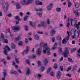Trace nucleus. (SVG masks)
I'll use <instances>...</instances> for the list:
<instances>
[{
	"instance_id": "nucleus-1",
	"label": "nucleus",
	"mask_w": 80,
	"mask_h": 80,
	"mask_svg": "<svg viewBox=\"0 0 80 80\" xmlns=\"http://www.w3.org/2000/svg\"><path fill=\"white\" fill-rule=\"evenodd\" d=\"M69 18V21L71 22L72 25L77 27V29L78 30L80 28V22H79L77 24V20L75 19H72L70 18Z\"/></svg>"
},
{
	"instance_id": "nucleus-2",
	"label": "nucleus",
	"mask_w": 80,
	"mask_h": 80,
	"mask_svg": "<svg viewBox=\"0 0 80 80\" xmlns=\"http://www.w3.org/2000/svg\"><path fill=\"white\" fill-rule=\"evenodd\" d=\"M72 34L74 35V37H75V38H78L79 36V33H78V32H77L76 33V29H72L71 30V34L72 35Z\"/></svg>"
},
{
	"instance_id": "nucleus-3",
	"label": "nucleus",
	"mask_w": 80,
	"mask_h": 80,
	"mask_svg": "<svg viewBox=\"0 0 80 80\" xmlns=\"http://www.w3.org/2000/svg\"><path fill=\"white\" fill-rule=\"evenodd\" d=\"M51 50L50 48L48 47H47L45 48V49H43V52L44 54H47L48 55H50V51Z\"/></svg>"
},
{
	"instance_id": "nucleus-4",
	"label": "nucleus",
	"mask_w": 80,
	"mask_h": 80,
	"mask_svg": "<svg viewBox=\"0 0 80 80\" xmlns=\"http://www.w3.org/2000/svg\"><path fill=\"white\" fill-rule=\"evenodd\" d=\"M67 33L68 36L66 38H65L63 39L62 41V43L63 44H66L67 43V42L69 40V37H70V32H68Z\"/></svg>"
},
{
	"instance_id": "nucleus-5",
	"label": "nucleus",
	"mask_w": 80,
	"mask_h": 80,
	"mask_svg": "<svg viewBox=\"0 0 80 80\" xmlns=\"http://www.w3.org/2000/svg\"><path fill=\"white\" fill-rule=\"evenodd\" d=\"M7 48L8 50V51H10V48L8 46V45H6L5 46V47L3 48L4 50L3 51V53L5 55H8V54L7 53V50L6 49Z\"/></svg>"
},
{
	"instance_id": "nucleus-6",
	"label": "nucleus",
	"mask_w": 80,
	"mask_h": 80,
	"mask_svg": "<svg viewBox=\"0 0 80 80\" xmlns=\"http://www.w3.org/2000/svg\"><path fill=\"white\" fill-rule=\"evenodd\" d=\"M7 5H6V3H5V2H3V8H4V12H7V8H8V2H7ZM6 6H7V7L6 8H5V7H6Z\"/></svg>"
},
{
	"instance_id": "nucleus-7",
	"label": "nucleus",
	"mask_w": 80,
	"mask_h": 80,
	"mask_svg": "<svg viewBox=\"0 0 80 80\" xmlns=\"http://www.w3.org/2000/svg\"><path fill=\"white\" fill-rule=\"evenodd\" d=\"M63 54L64 55V57H65V58H67L68 57L67 55H68V54H69V51H68L67 48H66V50L64 51Z\"/></svg>"
},
{
	"instance_id": "nucleus-8",
	"label": "nucleus",
	"mask_w": 80,
	"mask_h": 80,
	"mask_svg": "<svg viewBox=\"0 0 80 80\" xmlns=\"http://www.w3.org/2000/svg\"><path fill=\"white\" fill-rule=\"evenodd\" d=\"M41 24L43 28H46L47 25L45 21H43L41 23Z\"/></svg>"
},
{
	"instance_id": "nucleus-9",
	"label": "nucleus",
	"mask_w": 80,
	"mask_h": 80,
	"mask_svg": "<svg viewBox=\"0 0 80 80\" xmlns=\"http://www.w3.org/2000/svg\"><path fill=\"white\" fill-rule=\"evenodd\" d=\"M73 12L74 13H75V15L76 16V17H79L80 16V13H78V10H75L74 9L73 10Z\"/></svg>"
},
{
	"instance_id": "nucleus-10",
	"label": "nucleus",
	"mask_w": 80,
	"mask_h": 80,
	"mask_svg": "<svg viewBox=\"0 0 80 80\" xmlns=\"http://www.w3.org/2000/svg\"><path fill=\"white\" fill-rule=\"evenodd\" d=\"M12 29L13 30H18L19 29H20V27L19 26H17V27L13 26L12 27Z\"/></svg>"
},
{
	"instance_id": "nucleus-11",
	"label": "nucleus",
	"mask_w": 80,
	"mask_h": 80,
	"mask_svg": "<svg viewBox=\"0 0 80 80\" xmlns=\"http://www.w3.org/2000/svg\"><path fill=\"white\" fill-rule=\"evenodd\" d=\"M30 73H31V70L28 68H27V70L26 71V75L28 77Z\"/></svg>"
},
{
	"instance_id": "nucleus-12",
	"label": "nucleus",
	"mask_w": 80,
	"mask_h": 80,
	"mask_svg": "<svg viewBox=\"0 0 80 80\" xmlns=\"http://www.w3.org/2000/svg\"><path fill=\"white\" fill-rule=\"evenodd\" d=\"M53 7V4L52 3L50 4L47 7V8L48 10H51Z\"/></svg>"
},
{
	"instance_id": "nucleus-13",
	"label": "nucleus",
	"mask_w": 80,
	"mask_h": 80,
	"mask_svg": "<svg viewBox=\"0 0 80 80\" xmlns=\"http://www.w3.org/2000/svg\"><path fill=\"white\" fill-rule=\"evenodd\" d=\"M57 78L58 80H60V72L58 71L57 74Z\"/></svg>"
},
{
	"instance_id": "nucleus-14",
	"label": "nucleus",
	"mask_w": 80,
	"mask_h": 80,
	"mask_svg": "<svg viewBox=\"0 0 80 80\" xmlns=\"http://www.w3.org/2000/svg\"><path fill=\"white\" fill-rule=\"evenodd\" d=\"M29 48H30V47L28 46H27L26 50L24 51V52H25V53H28V52H29Z\"/></svg>"
},
{
	"instance_id": "nucleus-15",
	"label": "nucleus",
	"mask_w": 80,
	"mask_h": 80,
	"mask_svg": "<svg viewBox=\"0 0 80 80\" xmlns=\"http://www.w3.org/2000/svg\"><path fill=\"white\" fill-rule=\"evenodd\" d=\"M37 54L40 56L42 54V50H41L40 48H38L37 51Z\"/></svg>"
},
{
	"instance_id": "nucleus-16",
	"label": "nucleus",
	"mask_w": 80,
	"mask_h": 80,
	"mask_svg": "<svg viewBox=\"0 0 80 80\" xmlns=\"http://www.w3.org/2000/svg\"><path fill=\"white\" fill-rule=\"evenodd\" d=\"M21 3L22 5H27V2L26 1L24 0L21 2Z\"/></svg>"
},
{
	"instance_id": "nucleus-17",
	"label": "nucleus",
	"mask_w": 80,
	"mask_h": 80,
	"mask_svg": "<svg viewBox=\"0 0 80 80\" xmlns=\"http://www.w3.org/2000/svg\"><path fill=\"white\" fill-rule=\"evenodd\" d=\"M48 63V60L46 59H45L44 60V66H46L47 65Z\"/></svg>"
},
{
	"instance_id": "nucleus-18",
	"label": "nucleus",
	"mask_w": 80,
	"mask_h": 80,
	"mask_svg": "<svg viewBox=\"0 0 80 80\" xmlns=\"http://www.w3.org/2000/svg\"><path fill=\"white\" fill-rule=\"evenodd\" d=\"M75 6L76 8H79L80 7V4L78 2L75 3Z\"/></svg>"
},
{
	"instance_id": "nucleus-19",
	"label": "nucleus",
	"mask_w": 80,
	"mask_h": 80,
	"mask_svg": "<svg viewBox=\"0 0 80 80\" xmlns=\"http://www.w3.org/2000/svg\"><path fill=\"white\" fill-rule=\"evenodd\" d=\"M8 34H9V35H8ZM9 35H10V37H12V35L11 34L10 32H9V31L8 30L6 32V37H7V36H9Z\"/></svg>"
},
{
	"instance_id": "nucleus-20",
	"label": "nucleus",
	"mask_w": 80,
	"mask_h": 80,
	"mask_svg": "<svg viewBox=\"0 0 80 80\" xmlns=\"http://www.w3.org/2000/svg\"><path fill=\"white\" fill-rule=\"evenodd\" d=\"M29 23L30 26H32V27H35V23H32V22L30 21Z\"/></svg>"
},
{
	"instance_id": "nucleus-21",
	"label": "nucleus",
	"mask_w": 80,
	"mask_h": 80,
	"mask_svg": "<svg viewBox=\"0 0 80 80\" xmlns=\"http://www.w3.org/2000/svg\"><path fill=\"white\" fill-rule=\"evenodd\" d=\"M3 77H7V71H6V70H4V71L3 72Z\"/></svg>"
},
{
	"instance_id": "nucleus-22",
	"label": "nucleus",
	"mask_w": 80,
	"mask_h": 80,
	"mask_svg": "<svg viewBox=\"0 0 80 80\" xmlns=\"http://www.w3.org/2000/svg\"><path fill=\"white\" fill-rule=\"evenodd\" d=\"M70 19L69 18H68V23H67V26L68 28H69L70 26Z\"/></svg>"
},
{
	"instance_id": "nucleus-23",
	"label": "nucleus",
	"mask_w": 80,
	"mask_h": 80,
	"mask_svg": "<svg viewBox=\"0 0 80 80\" xmlns=\"http://www.w3.org/2000/svg\"><path fill=\"white\" fill-rule=\"evenodd\" d=\"M33 0H28L27 1V5H28V4H29L30 3H32V2H33Z\"/></svg>"
},
{
	"instance_id": "nucleus-24",
	"label": "nucleus",
	"mask_w": 80,
	"mask_h": 80,
	"mask_svg": "<svg viewBox=\"0 0 80 80\" xmlns=\"http://www.w3.org/2000/svg\"><path fill=\"white\" fill-rule=\"evenodd\" d=\"M30 58H36V55L33 54L32 56L30 57Z\"/></svg>"
},
{
	"instance_id": "nucleus-25",
	"label": "nucleus",
	"mask_w": 80,
	"mask_h": 80,
	"mask_svg": "<svg viewBox=\"0 0 80 80\" xmlns=\"http://www.w3.org/2000/svg\"><path fill=\"white\" fill-rule=\"evenodd\" d=\"M15 19H16V20H17L18 21H19L20 20H21V19L19 17V16H17L14 17Z\"/></svg>"
},
{
	"instance_id": "nucleus-26",
	"label": "nucleus",
	"mask_w": 80,
	"mask_h": 80,
	"mask_svg": "<svg viewBox=\"0 0 80 80\" xmlns=\"http://www.w3.org/2000/svg\"><path fill=\"white\" fill-rule=\"evenodd\" d=\"M17 74V72H15V71H11L10 72V74H14V75H16V74Z\"/></svg>"
},
{
	"instance_id": "nucleus-27",
	"label": "nucleus",
	"mask_w": 80,
	"mask_h": 80,
	"mask_svg": "<svg viewBox=\"0 0 80 80\" xmlns=\"http://www.w3.org/2000/svg\"><path fill=\"white\" fill-rule=\"evenodd\" d=\"M57 43H55L54 45V46L52 48V49L54 50L55 48H57Z\"/></svg>"
},
{
	"instance_id": "nucleus-28",
	"label": "nucleus",
	"mask_w": 80,
	"mask_h": 80,
	"mask_svg": "<svg viewBox=\"0 0 80 80\" xmlns=\"http://www.w3.org/2000/svg\"><path fill=\"white\" fill-rule=\"evenodd\" d=\"M3 33H1V35H2L1 36H0V41H2V39H3L4 38V36L3 35H2Z\"/></svg>"
},
{
	"instance_id": "nucleus-29",
	"label": "nucleus",
	"mask_w": 80,
	"mask_h": 80,
	"mask_svg": "<svg viewBox=\"0 0 80 80\" xmlns=\"http://www.w3.org/2000/svg\"><path fill=\"white\" fill-rule=\"evenodd\" d=\"M11 45H12V46L11 47V48H12V49H15L16 47L15 46V45L14 44H13L12 43H11Z\"/></svg>"
},
{
	"instance_id": "nucleus-30",
	"label": "nucleus",
	"mask_w": 80,
	"mask_h": 80,
	"mask_svg": "<svg viewBox=\"0 0 80 80\" xmlns=\"http://www.w3.org/2000/svg\"><path fill=\"white\" fill-rule=\"evenodd\" d=\"M55 33V30L52 29L51 30V32L50 34L51 36H53V34H54Z\"/></svg>"
},
{
	"instance_id": "nucleus-31",
	"label": "nucleus",
	"mask_w": 80,
	"mask_h": 80,
	"mask_svg": "<svg viewBox=\"0 0 80 80\" xmlns=\"http://www.w3.org/2000/svg\"><path fill=\"white\" fill-rule=\"evenodd\" d=\"M68 7L70 8L71 7L72 4V3L69 1V0H68Z\"/></svg>"
},
{
	"instance_id": "nucleus-32",
	"label": "nucleus",
	"mask_w": 80,
	"mask_h": 80,
	"mask_svg": "<svg viewBox=\"0 0 80 80\" xmlns=\"http://www.w3.org/2000/svg\"><path fill=\"white\" fill-rule=\"evenodd\" d=\"M15 60L17 63H18V64H19V63H20V61H19V60L17 58H15Z\"/></svg>"
},
{
	"instance_id": "nucleus-33",
	"label": "nucleus",
	"mask_w": 80,
	"mask_h": 80,
	"mask_svg": "<svg viewBox=\"0 0 80 80\" xmlns=\"http://www.w3.org/2000/svg\"><path fill=\"white\" fill-rule=\"evenodd\" d=\"M44 70H45V67L43 66H42L41 68V71L43 72V71H44Z\"/></svg>"
},
{
	"instance_id": "nucleus-34",
	"label": "nucleus",
	"mask_w": 80,
	"mask_h": 80,
	"mask_svg": "<svg viewBox=\"0 0 80 80\" xmlns=\"http://www.w3.org/2000/svg\"><path fill=\"white\" fill-rule=\"evenodd\" d=\"M34 38L36 40H39V37L38 36L35 35Z\"/></svg>"
},
{
	"instance_id": "nucleus-35",
	"label": "nucleus",
	"mask_w": 80,
	"mask_h": 80,
	"mask_svg": "<svg viewBox=\"0 0 80 80\" xmlns=\"http://www.w3.org/2000/svg\"><path fill=\"white\" fill-rule=\"evenodd\" d=\"M77 50V49L76 48H73L71 50V52L72 53H73V52H75Z\"/></svg>"
},
{
	"instance_id": "nucleus-36",
	"label": "nucleus",
	"mask_w": 80,
	"mask_h": 80,
	"mask_svg": "<svg viewBox=\"0 0 80 80\" xmlns=\"http://www.w3.org/2000/svg\"><path fill=\"white\" fill-rule=\"evenodd\" d=\"M52 70V68H49L47 70V73H48L51 71V70Z\"/></svg>"
},
{
	"instance_id": "nucleus-37",
	"label": "nucleus",
	"mask_w": 80,
	"mask_h": 80,
	"mask_svg": "<svg viewBox=\"0 0 80 80\" xmlns=\"http://www.w3.org/2000/svg\"><path fill=\"white\" fill-rule=\"evenodd\" d=\"M56 11L57 12H60V8H57L56 9Z\"/></svg>"
},
{
	"instance_id": "nucleus-38",
	"label": "nucleus",
	"mask_w": 80,
	"mask_h": 80,
	"mask_svg": "<svg viewBox=\"0 0 80 80\" xmlns=\"http://www.w3.org/2000/svg\"><path fill=\"white\" fill-rule=\"evenodd\" d=\"M57 39L58 41H60V36H58L57 37Z\"/></svg>"
},
{
	"instance_id": "nucleus-39",
	"label": "nucleus",
	"mask_w": 80,
	"mask_h": 80,
	"mask_svg": "<svg viewBox=\"0 0 80 80\" xmlns=\"http://www.w3.org/2000/svg\"><path fill=\"white\" fill-rule=\"evenodd\" d=\"M28 18V16H25L24 18V21H26V20H27V18Z\"/></svg>"
},
{
	"instance_id": "nucleus-40",
	"label": "nucleus",
	"mask_w": 80,
	"mask_h": 80,
	"mask_svg": "<svg viewBox=\"0 0 80 80\" xmlns=\"http://www.w3.org/2000/svg\"><path fill=\"white\" fill-rule=\"evenodd\" d=\"M38 67H40L42 65V64H41V62L40 61L38 62Z\"/></svg>"
},
{
	"instance_id": "nucleus-41",
	"label": "nucleus",
	"mask_w": 80,
	"mask_h": 80,
	"mask_svg": "<svg viewBox=\"0 0 80 80\" xmlns=\"http://www.w3.org/2000/svg\"><path fill=\"white\" fill-rule=\"evenodd\" d=\"M78 57H80V49L78 51Z\"/></svg>"
},
{
	"instance_id": "nucleus-42",
	"label": "nucleus",
	"mask_w": 80,
	"mask_h": 80,
	"mask_svg": "<svg viewBox=\"0 0 80 80\" xmlns=\"http://www.w3.org/2000/svg\"><path fill=\"white\" fill-rule=\"evenodd\" d=\"M39 2V1H35V5H38V3Z\"/></svg>"
},
{
	"instance_id": "nucleus-43",
	"label": "nucleus",
	"mask_w": 80,
	"mask_h": 80,
	"mask_svg": "<svg viewBox=\"0 0 80 80\" xmlns=\"http://www.w3.org/2000/svg\"><path fill=\"white\" fill-rule=\"evenodd\" d=\"M46 22L48 24H50V20L48 19H47Z\"/></svg>"
},
{
	"instance_id": "nucleus-44",
	"label": "nucleus",
	"mask_w": 80,
	"mask_h": 80,
	"mask_svg": "<svg viewBox=\"0 0 80 80\" xmlns=\"http://www.w3.org/2000/svg\"><path fill=\"white\" fill-rule=\"evenodd\" d=\"M68 61L70 62H73L72 61V59L70 58H68Z\"/></svg>"
},
{
	"instance_id": "nucleus-45",
	"label": "nucleus",
	"mask_w": 80,
	"mask_h": 80,
	"mask_svg": "<svg viewBox=\"0 0 80 80\" xmlns=\"http://www.w3.org/2000/svg\"><path fill=\"white\" fill-rule=\"evenodd\" d=\"M53 68L55 69L57 68V64L56 63L54 64Z\"/></svg>"
},
{
	"instance_id": "nucleus-46",
	"label": "nucleus",
	"mask_w": 80,
	"mask_h": 80,
	"mask_svg": "<svg viewBox=\"0 0 80 80\" xmlns=\"http://www.w3.org/2000/svg\"><path fill=\"white\" fill-rule=\"evenodd\" d=\"M71 69H72V68H71V67H69L67 69L66 71L67 72H68V71H69V70H70Z\"/></svg>"
},
{
	"instance_id": "nucleus-47",
	"label": "nucleus",
	"mask_w": 80,
	"mask_h": 80,
	"mask_svg": "<svg viewBox=\"0 0 80 80\" xmlns=\"http://www.w3.org/2000/svg\"><path fill=\"white\" fill-rule=\"evenodd\" d=\"M30 62V60L28 59L26 61V62H27V63L29 65H30V62Z\"/></svg>"
},
{
	"instance_id": "nucleus-48",
	"label": "nucleus",
	"mask_w": 80,
	"mask_h": 80,
	"mask_svg": "<svg viewBox=\"0 0 80 80\" xmlns=\"http://www.w3.org/2000/svg\"><path fill=\"white\" fill-rule=\"evenodd\" d=\"M24 28H25V29L26 31L28 30V27L26 25H25L24 26Z\"/></svg>"
},
{
	"instance_id": "nucleus-49",
	"label": "nucleus",
	"mask_w": 80,
	"mask_h": 80,
	"mask_svg": "<svg viewBox=\"0 0 80 80\" xmlns=\"http://www.w3.org/2000/svg\"><path fill=\"white\" fill-rule=\"evenodd\" d=\"M23 43V42H22V41H20L18 43V44L19 45H22Z\"/></svg>"
},
{
	"instance_id": "nucleus-50",
	"label": "nucleus",
	"mask_w": 80,
	"mask_h": 80,
	"mask_svg": "<svg viewBox=\"0 0 80 80\" xmlns=\"http://www.w3.org/2000/svg\"><path fill=\"white\" fill-rule=\"evenodd\" d=\"M16 8H17V9H19V8H20V6L19 5H17L16 6Z\"/></svg>"
},
{
	"instance_id": "nucleus-51",
	"label": "nucleus",
	"mask_w": 80,
	"mask_h": 80,
	"mask_svg": "<svg viewBox=\"0 0 80 80\" xmlns=\"http://www.w3.org/2000/svg\"><path fill=\"white\" fill-rule=\"evenodd\" d=\"M52 42H55V37H53L52 38Z\"/></svg>"
},
{
	"instance_id": "nucleus-52",
	"label": "nucleus",
	"mask_w": 80,
	"mask_h": 80,
	"mask_svg": "<svg viewBox=\"0 0 80 80\" xmlns=\"http://www.w3.org/2000/svg\"><path fill=\"white\" fill-rule=\"evenodd\" d=\"M36 12H38V11H41V12H42V9L41 8H40L39 9H36Z\"/></svg>"
},
{
	"instance_id": "nucleus-53",
	"label": "nucleus",
	"mask_w": 80,
	"mask_h": 80,
	"mask_svg": "<svg viewBox=\"0 0 80 80\" xmlns=\"http://www.w3.org/2000/svg\"><path fill=\"white\" fill-rule=\"evenodd\" d=\"M43 5V3L39 1V3L38 4V5Z\"/></svg>"
},
{
	"instance_id": "nucleus-54",
	"label": "nucleus",
	"mask_w": 80,
	"mask_h": 80,
	"mask_svg": "<svg viewBox=\"0 0 80 80\" xmlns=\"http://www.w3.org/2000/svg\"><path fill=\"white\" fill-rule=\"evenodd\" d=\"M50 75L52 77H53V72H50Z\"/></svg>"
},
{
	"instance_id": "nucleus-55",
	"label": "nucleus",
	"mask_w": 80,
	"mask_h": 80,
	"mask_svg": "<svg viewBox=\"0 0 80 80\" xmlns=\"http://www.w3.org/2000/svg\"><path fill=\"white\" fill-rule=\"evenodd\" d=\"M15 40L16 41H19L20 40V37H18V38H16Z\"/></svg>"
},
{
	"instance_id": "nucleus-56",
	"label": "nucleus",
	"mask_w": 80,
	"mask_h": 80,
	"mask_svg": "<svg viewBox=\"0 0 80 80\" xmlns=\"http://www.w3.org/2000/svg\"><path fill=\"white\" fill-rule=\"evenodd\" d=\"M4 43H8V41L7 40V39H4Z\"/></svg>"
},
{
	"instance_id": "nucleus-57",
	"label": "nucleus",
	"mask_w": 80,
	"mask_h": 80,
	"mask_svg": "<svg viewBox=\"0 0 80 80\" xmlns=\"http://www.w3.org/2000/svg\"><path fill=\"white\" fill-rule=\"evenodd\" d=\"M60 70H61V71H63V67L61 66Z\"/></svg>"
},
{
	"instance_id": "nucleus-58",
	"label": "nucleus",
	"mask_w": 80,
	"mask_h": 80,
	"mask_svg": "<svg viewBox=\"0 0 80 80\" xmlns=\"http://www.w3.org/2000/svg\"><path fill=\"white\" fill-rule=\"evenodd\" d=\"M39 34H43V33L42 32H40V31H38L37 32Z\"/></svg>"
},
{
	"instance_id": "nucleus-59",
	"label": "nucleus",
	"mask_w": 80,
	"mask_h": 80,
	"mask_svg": "<svg viewBox=\"0 0 80 80\" xmlns=\"http://www.w3.org/2000/svg\"><path fill=\"white\" fill-rule=\"evenodd\" d=\"M25 42L26 43H28V39H27V38H25Z\"/></svg>"
},
{
	"instance_id": "nucleus-60",
	"label": "nucleus",
	"mask_w": 80,
	"mask_h": 80,
	"mask_svg": "<svg viewBox=\"0 0 80 80\" xmlns=\"http://www.w3.org/2000/svg\"><path fill=\"white\" fill-rule=\"evenodd\" d=\"M8 17L10 18V17H12V14H11V13H10V14H8Z\"/></svg>"
},
{
	"instance_id": "nucleus-61",
	"label": "nucleus",
	"mask_w": 80,
	"mask_h": 80,
	"mask_svg": "<svg viewBox=\"0 0 80 80\" xmlns=\"http://www.w3.org/2000/svg\"><path fill=\"white\" fill-rule=\"evenodd\" d=\"M67 76L68 77H71V75L69 74H66Z\"/></svg>"
},
{
	"instance_id": "nucleus-62",
	"label": "nucleus",
	"mask_w": 80,
	"mask_h": 80,
	"mask_svg": "<svg viewBox=\"0 0 80 80\" xmlns=\"http://www.w3.org/2000/svg\"><path fill=\"white\" fill-rule=\"evenodd\" d=\"M42 75H40V74H38L37 77H40V78L42 77Z\"/></svg>"
},
{
	"instance_id": "nucleus-63",
	"label": "nucleus",
	"mask_w": 80,
	"mask_h": 80,
	"mask_svg": "<svg viewBox=\"0 0 80 80\" xmlns=\"http://www.w3.org/2000/svg\"><path fill=\"white\" fill-rule=\"evenodd\" d=\"M39 46H40V47L41 48V47H42V46H43V43H41L39 44Z\"/></svg>"
},
{
	"instance_id": "nucleus-64",
	"label": "nucleus",
	"mask_w": 80,
	"mask_h": 80,
	"mask_svg": "<svg viewBox=\"0 0 80 80\" xmlns=\"http://www.w3.org/2000/svg\"><path fill=\"white\" fill-rule=\"evenodd\" d=\"M1 62H5V59H2L1 60Z\"/></svg>"
}]
</instances>
